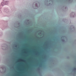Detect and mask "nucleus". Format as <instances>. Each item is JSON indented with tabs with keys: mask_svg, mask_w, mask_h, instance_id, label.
<instances>
[{
	"mask_svg": "<svg viewBox=\"0 0 76 76\" xmlns=\"http://www.w3.org/2000/svg\"><path fill=\"white\" fill-rule=\"evenodd\" d=\"M6 12H7V11H6Z\"/></svg>",
	"mask_w": 76,
	"mask_h": 76,
	"instance_id": "7",
	"label": "nucleus"
},
{
	"mask_svg": "<svg viewBox=\"0 0 76 76\" xmlns=\"http://www.w3.org/2000/svg\"><path fill=\"white\" fill-rule=\"evenodd\" d=\"M9 2L8 1H3V2L1 3V5L2 6H3L4 5H7L8 4H9Z\"/></svg>",
	"mask_w": 76,
	"mask_h": 76,
	"instance_id": "1",
	"label": "nucleus"
},
{
	"mask_svg": "<svg viewBox=\"0 0 76 76\" xmlns=\"http://www.w3.org/2000/svg\"><path fill=\"white\" fill-rule=\"evenodd\" d=\"M36 6H37V4H36Z\"/></svg>",
	"mask_w": 76,
	"mask_h": 76,
	"instance_id": "4",
	"label": "nucleus"
},
{
	"mask_svg": "<svg viewBox=\"0 0 76 76\" xmlns=\"http://www.w3.org/2000/svg\"><path fill=\"white\" fill-rule=\"evenodd\" d=\"M15 47H17V45H16L15 46Z\"/></svg>",
	"mask_w": 76,
	"mask_h": 76,
	"instance_id": "6",
	"label": "nucleus"
},
{
	"mask_svg": "<svg viewBox=\"0 0 76 76\" xmlns=\"http://www.w3.org/2000/svg\"><path fill=\"white\" fill-rule=\"evenodd\" d=\"M72 13H71L70 14V15H72Z\"/></svg>",
	"mask_w": 76,
	"mask_h": 76,
	"instance_id": "3",
	"label": "nucleus"
},
{
	"mask_svg": "<svg viewBox=\"0 0 76 76\" xmlns=\"http://www.w3.org/2000/svg\"><path fill=\"white\" fill-rule=\"evenodd\" d=\"M20 60H22V59H20Z\"/></svg>",
	"mask_w": 76,
	"mask_h": 76,
	"instance_id": "5",
	"label": "nucleus"
},
{
	"mask_svg": "<svg viewBox=\"0 0 76 76\" xmlns=\"http://www.w3.org/2000/svg\"><path fill=\"white\" fill-rule=\"evenodd\" d=\"M74 70H76V68H74Z\"/></svg>",
	"mask_w": 76,
	"mask_h": 76,
	"instance_id": "2",
	"label": "nucleus"
}]
</instances>
